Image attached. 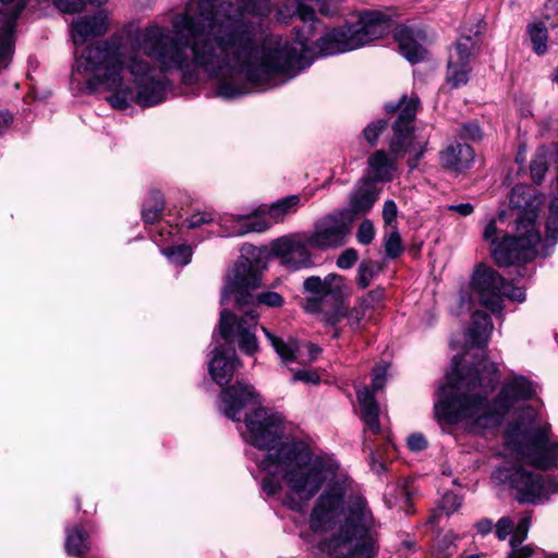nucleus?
<instances>
[{
	"label": "nucleus",
	"mask_w": 558,
	"mask_h": 558,
	"mask_svg": "<svg viewBox=\"0 0 558 558\" xmlns=\"http://www.w3.org/2000/svg\"><path fill=\"white\" fill-rule=\"evenodd\" d=\"M372 469L377 473L384 470V464L381 462H377L374 456H372Z\"/></svg>",
	"instance_id": "55"
},
{
	"label": "nucleus",
	"mask_w": 558,
	"mask_h": 558,
	"mask_svg": "<svg viewBox=\"0 0 558 558\" xmlns=\"http://www.w3.org/2000/svg\"><path fill=\"white\" fill-rule=\"evenodd\" d=\"M347 311L342 306H337L331 313H323L322 320L326 325L336 326L343 318H345Z\"/></svg>",
	"instance_id": "45"
},
{
	"label": "nucleus",
	"mask_w": 558,
	"mask_h": 558,
	"mask_svg": "<svg viewBox=\"0 0 558 558\" xmlns=\"http://www.w3.org/2000/svg\"><path fill=\"white\" fill-rule=\"evenodd\" d=\"M388 364L380 363L373 368L372 389L363 387L356 389V397L361 408V417L366 428L373 434L380 432L379 408L374 398V392L381 390L386 384Z\"/></svg>",
	"instance_id": "15"
},
{
	"label": "nucleus",
	"mask_w": 558,
	"mask_h": 558,
	"mask_svg": "<svg viewBox=\"0 0 558 558\" xmlns=\"http://www.w3.org/2000/svg\"><path fill=\"white\" fill-rule=\"evenodd\" d=\"M460 360L452 359L447 385L440 388V399L435 403L434 415L438 423L457 425L473 434L499 426L505 416L521 402L536 395L535 384L523 375L507 378L498 393L499 372L495 363L478 361L465 374L459 372Z\"/></svg>",
	"instance_id": "3"
},
{
	"label": "nucleus",
	"mask_w": 558,
	"mask_h": 558,
	"mask_svg": "<svg viewBox=\"0 0 558 558\" xmlns=\"http://www.w3.org/2000/svg\"><path fill=\"white\" fill-rule=\"evenodd\" d=\"M217 0H191L171 20L172 31L157 23L141 28L132 45L122 37L85 44L110 29L107 10L74 19L70 37L74 45V71L88 75L87 88L102 87L110 106L124 110L133 104L153 107L165 100L167 75L184 77L202 70L217 81V94L226 99L241 96L250 82L262 80L265 69L252 68L254 28L218 26Z\"/></svg>",
	"instance_id": "1"
},
{
	"label": "nucleus",
	"mask_w": 558,
	"mask_h": 558,
	"mask_svg": "<svg viewBox=\"0 0 558 558\" xmlns=\"http://www.w3.org/2000/svg\"><path fill=\"white\" fill-rule=\"evenodd\" d=\"M310 248L314 247L310 235L305 233L283 235L271 243V253L292 270L310 268L314 265Z\"/></svg>",
	"instance_id": "14"
},
{
	"label": "nucleus",
	"mask_w": 558,
	"mask_h": 558,
	"mask_svg": "<svg viewBox=\"0 0 558 558\" xmlns=\"http://www.w3.org/2000/svg\"><path fill=\"white\" fill-rule=\"evenodd\" d=\"M385 251L391 258H396L402 253L401 238L397 230H392L385 239Z\"/></svg>",
	"instance_id": "36"
},
{
	"label": "nucleus",
	"mask_w": 558,
	"mask_h": 558,
	"mask_svg": "<svg viewBox=\"0 0 558 558\" xmlns=\"http://www.w3.org/2000/svg\"><path fill=\"white\" fill-rule=\"evenodd\" d=\"M474 151L466 144L457 143L448 146L440 155L444 167L453 171H462L469 168L474 160Z\"/></svg>",
	"instance_id": "24"
},
{
	"label": "nucleus",
	"mask_w": 558,
	"mask_h": 558,
	"mask_svg": "<svg viewBox=\"0 0 558 558\" xmlns=\"http://www.w3.org/2000/svg\"><path fill=\"white\" fill-rule=\"evenodd\" d=\"M299 195H289L271 204L268 209L257 208L245 214L227 215L220 218L222 234L243 236L248 233H262L272 225L282 222L301 207Z\"/></svg>",
	"instance_id": "9"
},
{
	"label": "nucleus",
	"mask_w": 558,
	"mask_h": 558,
	"mask_svg": "<svg viewBox=\"0 0 558 558\" xmlns=\"http://www.w3.org/2000/svg\"><path fill=\"white\" fill-rule=\"evenodd\" d=\"M397 205L393 201H386L383 208V219L387 226H391L397 220Z\"/></svg>",
	"instance_id": "46"
},
{
	"label": "nucleus",
	"mask_w": 558,
	"mask_h": 558,
	"mask_svg": "<svg viewBox=\"0 0 558 558\" xmlns=\"http://www.w3.org/2000/svg\"><path fill=\"white\" fill-rule=\"evenodd\" d=\"M25 9V1L19 0L14 11L5 15L0 11V71L9 66L14 53V27L16 20Z\"/></svg>",
	"instance_id": "20"
},
{
	"label": "nucleus",
	"mask_w": 558,
	"mask_h": 558,
	"mask_svg": "<svg viewBox=\"0 0 558 558\" xmlns=\"http://www.w3.org/2000/svg\"><path fill=\"white\" fill-rule=\"evenodd\" d=\"M310 526L330 534L319 549L332 558H375L377 554V523L365 498L347 496L341 487H328L318 497Z\"/></svg>",
	"instance_id": "4"
},
{
	"label": "nucleus",
	"mask_w": 558,
	"mask_h": 558,
	"mask_svg": "<svg viewBox=\"0 0 558 558\" xmlns=\"http://www.w3.org/2000/svg\"><path fill=\"white\" fill-rule=\"evenodd\" d=\"M262 272L248 259L239 262L227 275V281L221 293V305L234 300L241 316L222 310L219 319V335L229 343L238 345L246 355H254L258 350L255 335L259 313L257 306L263 304L269 307H281L283 298L272 291L259 293L256 298L252 291L260 287Z\"/></svg>",
	"instance_id": "5"
},
{
	"label": "nucleus",
	"mask_w": 558,
	"mask_h": 558,
	"mask_svg": "<svg viewBox=\"0 0 558 558\" xmlns=\"http://www.w3.org/2000/svg\"><path fill=\"white\" fill-rule=\"evenodd\" d=\"M449 210L456 211L460 216H469L474 211V207L470 203H462L458 205H450Z\"/></svg>",
	"instance_id": "50"
},
{
	"label": "nucleus",
	"mask_w": 558,
	"mask_h": 558,
	"mask_svg": "<svg viewBox=\"0 0 558 558\" xmlns=\"http://www.w3.org/2000/svg\"><path fill=\"white\" fill-rule=\"evenodd\" d=\"M12 122V116L9 112H0V134L4 132Z\"/></svg>",
	"instance_id": "54"
},
{
	"label": "nucleus",
	"mask_w": 558,
	"mask_h": 558,
	"mask_svg": "<svg viewBox=\"0 0 558 558\" xmlns=\"http://www.w3.org/2000/svg\"><path fill=\"white\" fill-rule=\"evenodd\" d=\"M470 290L472 295L469 299L461 293V307L466 305V300H473V298H475L492 312L500 313L504 296L515 302H523L525 300V292L522 288L507 283L495 269L483 264L475 268L471 279ZM469 302L470 301H468V304Z\"/></svg>",
	"instance_id": "12"
},
{
	"label": "nucleus",
	"mask_w": 558,
	"mask_h": 558,
	"mask_svg": "<svg viewBox=\"0 0 558 558\" xmlns=\"http://www.w3.org/2000/svg\"><path fill=\"white\" fill-rule=\"evenodd\" d=\"M293 13L305 23L313 22L315 19V9L304 3L298 4Z\"/></svg>",
	"instance_id": "48"
},
{
	"label": "nucleus",
	"mask_w": 558,
	"mask_h": 558,
	"mask_svg": "<svg viewBox=\"0 0 558 558\" xmlns=\"http://www.w3.org/2000/svg\"><path fill=\"white\" fill-rule=\"evenodd\" d=\"M333 337H335V338H338V337H339V331H338V330H335Z\"/></svg>",
	"instance_id": "61"
},
{
	"label": "nucleus",
	"mask_w": 558,
	"mask_h": 558,
	"mask_svg": "<svg viewBox=\"0 0 558 558\" xmlns=\"http://www.w3.org/2000/svg\"><path fill=\"white\" fill-rule=\"evenodd\" d=\"M401 54L411 63H417L426 59L427 50L423 43L426 37L423 32L408 26H400L395 32Z\"/></svg>",
	"instance_id": "22"
},
{
	"label": "nucleus",
	"mask_w": 558,
	"mask_h": 558,
	"mask_svg": "<svg viewBox=\"0 0 558 558\" xmlns=\"http://www.w3.org/2000/svg\"><path fill=\"white\" fill-rule=\"evenodd\" d=\"M493 327L489 316L486 313L476 311L472 316V327L469 329V337L474 344L484 345L488 341Z\"/></svg>",
	"instance_id": "25"
},
{
	"label": "nucleus",
	"mask_w": 558,
	"mask_h": 558,
	"mask_svg": "<svg viewBox=\"0 0 558 558\" xmlns=\"http://www.w3.org/2000/svg\"><path fill=\"white\" fill-rule=\"evenodd\" d=\"M375 272L371 265L363 262L359 266L356 283L361 289H365L369 286Z\"/></svg>",
	"instance_id": "42"
},
{
	"label": "nucleus",
	"mask_w": 558,
	"mask_h": 558,
	"mask_svg": "<svg viewBox=\"0 0 558 558\" xmlns=\"http://www.w3.org/2000/svg\"><path fill=\"white\" fill-rule=\"evenodd\" d=\"M375 236V228L371 220H363L356 232V240L362 245H368L372 243Z\"/></svg>",
	"instance_id": "38"
},
{
	"label": "nucleus",
	"mask_w": 558,
	"mask_h": 558,
	"mask_svg": "<svg viewBox=\"0 0 558 558\" xmlns=\"http://www.w3.org/2000/svg\"><path fill=\"white\" fill-rule=\"evenodd\" d=\"M319 380H320V377L315 371L305 369V368L294 371L292 378H291L292 383L303 381L305 384H314V385L318 384Z\"/></svg>",
	"instance_id": "43"
},
{
	"label": "nucleus",
	"mask_w": 558,
	"mask_h": 558,
	"mask_svg": "<svg viewBox=\"0 0 558 558\" xmlns=\"http://www.w3.org/2000/svg\"><path fill=\"white\" fill-rule=\"evenodd\" d=\"M163 210V199L159 192H153L143 206L142 216L145 222H156Z\"/></svg>",
	"instance_id": "30"
},
{
	"label": "nucleus",
	"mask_w": 558,
	"mask_h": 558,
	"mask_svg": "<svg viewBox=\"0 0 558 558\" xmlns=\"http://www.w3.org/2000/svg\"><path fill=\"white\" fill-rule=\"evenodd\" d=\"M259 404V396L255 392L254 387L240 381L223 389L220 393V410L234 422L241 420L245 409Z\"/></svg>",
	"instance_id": "17"
},
{
	"label": "nucleus",
	"mask_w": 558,
	"mask_h": 558,
	"mask_svg": "<svg viewBox=\"0 0 558 558\" xmlns=\"http://www.w3.org/2000/svg\"><path fill=\"white\" fill-rule=\"evenodd\" d=\"M408 447L413 452H420L427 447V441L422 434H412L408 437Z\"/></svg>",
	"instance_id": "49"
},
{
	"label": "nucleus",
	"mask_w": 558,
	"mask_h": 558,
	"mask_svg": "<svg viewBox=\"0 0 558 558\" xmlns=\"http://www.w3.org/2000/svg\"><path fill=\"white\" fill-rule=\"evenodd\" d=\"M390 19L379 11H364L354 23L333 28L316 41L319 56H332L359 49L384 37L390 29Z\"/></svg>",
	"instance_id": "8"
},
{
	"label": "nucleus",
	"mask_w": 558,
	"mask_h": 558,
	"mask_svg": "<svg viewBox=\"0 0 558 558\" xmlns=\"http://www.w3.org/2000/svg\"><path fill=\"white\" fill-rule=\"evenodd\" d=\"M352 217L348 209L336 210L314 223L310 235L312 246L318 250L337 248L345 244Z\"/></svg>",
	"instance_id": "13"
},
{
	"label": "nucleus",
	"mask_w": 558,
	"mask_h": 558,
	"mask_svg": "<svg viewBox=\"0 0 558 558\" xmlns=\"http://www.w3.org/2000/svg\"><path fill=\"white\" fill-rule=\"evenodd\" d=\"M420 99L417 95H404L397 105H386L387 112H398L393 125V135L389 144V153L384 149L374 151L367 159L365 179L371 183H386L393 180L398 170V160L407 153L412 157L408 160L409 167L414 169L425 153L427 140L417 137L411 126Z\"/></svg>",
	"instance_id": "6"
},
{
	"label": "nucleus",
	"mask_w": 558,
	"mask_h": 558,
	"mask_svg": "<svg viewBox=\"0 0 558 558\" xmlns=\"http://www.w3.org/2000/svg\"><path fill=\"white\" fill-rule=\"evenodd\" d=\"M359 253L354 248L344 250L337 259V266L341 269H350L357 260Z\"/></svg>",
	"instance_id": "44"
},
{
	"label": "nucleus",
	"mask_w": 558,
	"mask_h": 558,
	"mask_svg": "<svg viewBox=\"0 0 558 558\" xmlns=\"http://www.w3.org/2000/svg\"><path fill=\"white\" fill-rule=\"evenodd\" d=\"M553 81L558 84V68L556 69L555 73H554V76H553Z\"/></svg>",
	"instance_id": "58"
},
{
	"label": "nucleus",
	"mask_w": 558,
	"mask_h": 558,
	"mask_svg": "<svg viewBox=\"0 0 558 558\" xmlns=\"http://www.w3.org/2000/svg\"><path fill=\"white\" fill-rule=\"evenodd\" d=\"M19 0H0V2L3 4V5H8V4H11L14 2L13 7H12V10L10 12H3L5 15H9L11 14L13 11H14V7L15 4L17 3Z\"/></svg>",
	"instance_id": "56"
},
{
	"label": "nucleus",
	"mask_w": 558,
	"mask_h": 558,
	"mask_svg": "<svg viewBox=\"0 0 558 558\" xmlns=\"http://www.w3.org/2000/svg\"><path fill=\"white\" fill-rule=\"evenodd\" d=\"M493 480L497 485L508 486L521 504H537L558 493L557 480L508 462L496 468Z\"/></svg>",
	"instance_id": "10"
},
{
	"label": "nucleus",
	"mask_w": 558,
	"mask_h": 558,
	"mask_svg": "<svg viewBox=\"0 0 558 558\" xmlns=\"http://www.w3.org/2000/svg\"><path fill=\"white\" fill-rule=\"evenodd\" d=\"M377 199V194L372 189H361L352 194L350 198L351 217L354 215L368 211Z\"/></svg>",
	"instance_id": "27"
},
{
	"label": "nucleus",
	"mask_w": 558,
	"mask_h": 558,
	"mask_svg": "<svg viewBox=\"0 0 558 558\" xmlns=\"http://www.w3.org/2000/svg\"><path fill=\"white\" fill-rule=\"evenodd\" d=\"M470 72V64L448 61L447 81L453 88H459L469 82Z\"/></svg>",
	"instance_id": "31"
},
{
	"label": "nucleus",
	"mask_w": 558,
	"mask_h": 558,
	"mask_svg": "<svg viewBox=\"0 0 558 558\" xmlns=\"http://www.w3.org/2000/svg\"><path fill=\"white\" fill-rule=\"evenodd\" d=\"M527 34L533 45V50L537 54H544L547 51V28L541 22L527 25Z\"/></svg>",
	"instance_id": "29"
},
{
	"label": "nucleus",
	"mask_w": 558,
	"mask_h": 558,
	"mask_svg": "<svg viewBox=\"0 0 558 558\" xmlns=\"http://www.w3.org/2000/svg\"><path fill=\"white\" fill-rule=\"evenodd\" d=\"M385 296L384 289L377 288L369 291L364 298L361 299L360 304L366 308L371 314L380 305Z\"/></svg>",
	"instance_id": "37"
},
{
	"label": "nucleus",
	"mask_w": 558,
	"mask_h": 558,
	"mask_svg": "<svg viewBox=\"0 0 558 558\" xmlns=\"http://www.w3.org/2000/svg\"><path fill=\"white\" fill-rule=\"evenodd\" d=\"M531 522V515H524L518 522L515 532L509 541L511 551L509 553L508 558H533L534 556L543 554L539 549L533 547L532 545H523V542L527 537Z\"/></svg>",
	"instance_id": "23"
},
{
	"label": "nucleus",
	"mask_w": 558,
	"mask_h": 558,
	"mask_svg": "<svg viewBox=\"0 0 558 558\" xmlns=\"http://www.w3.org/2000/svg\"><path fill=\"white\" fill-rule=\"evenodd\" d=\"M162 254L170 263L179 266H185L191 262L193 252L189 245H177L163 248Z\"/></svg>",
	"instance_id": "33"
},
{
	"label": "nucleus",
	"mask_w": 558,
	"mask_h": 558,
	"mask_svg": "<svg viewBox=\"0 0 558 558\" xmlns=\"http://www.w3.org/2000/svg\"><path fill=\"white\" fill-rule=\"evenodd\" d=\"M462 505V499L457 494L446 493L440 500L439 507L447 514L457 511Z\"/></svg>",
	"instance_id": "39"
},
{
	"label": "nucleus",
	"mask_w": 558,
	"mask_h": 558,
	"mask_svg": "<svg viewBox=\"0 0 558 558\" xmlns=\"http://www.w3.org/2000/svg\"><path fill=\"white\" fill-rule=\"evenodd\" d=\"M460 136L463 140L476 141L481 138V130L477 124H464L460 129Z\"/></svg>",
	"instance_id": "47"
},
{
	"label": "nucleus",
	"mask_w": 558,
	"mask_h": 558,
	"mask_svg": "<svg viewBox=\"0 0 558 558\" xmlns=\"http://www.w3.org/2000/svg\"><path fill=\"white\" fill-rule=\"evenodd\" d=\"M243 440L259 453L246 451L265 473L262 489L268 496L281 494L282 502L302 510L327 484L333 482L338 462L326 454H315L311 447L290 438L281 414L258 407L244 416Z\"/></svg>",
	"instance_id": "2"
},
{
	"label": "nucleus",
	"mask_w": 558,
	"mask_h": 558,
	"mask_svg": "<svg viewBox=\"0 0 558 558\" xmlns=\"http://www.w3.org/2000/svg\"><path fill=\"white\" fill-rule=\"evenodd\" d=\"M547 558H558V554H550L547 556Z\"/></svg>",
	"instance_id": "59"
},
{
	"label": "nucleus",
	"mask_w": 558,
	"mask_h": 558,
	"mask_svg": "<svg viewBox=\"0 0 558 558\" xmlns=\"http://www.w3.org/2000/svg\"><path fill=\"white\" fill-rule=\"evenodd\" d=\"M510 204L521 210L515 220L519 234H529L530 226L535 232H539L536 219L543 199L536 195L533 187L523 184L514 186L510 193Z\"/></svg>",
	"instance_id": "16"
},
{
	"label": "nucleus",
	"mask_w": 558,
	"mask_h": 558,
	"mask_svg": "<svg viewBox=\"0 0 558 558\" xmlns=\"http://www.w3.org/2000/svg\"><path fill=\"white\" fill-rule=\"evenodd\" d=\"M413 545H414V544H413L412 542H409V541H404V542H402V546H403L404 548H407V549L412 548V546H413Z\"/></svg>",
	"instance_id": "57"
},
{
	"label": "nucleus",
	"mask_w": 558,
	"mask_h": 558,
	"mask_svg": "<svg viewBox=\"0 0 558 558\" xmlns=\"http://www.w3.org/2000/svg\"><path fill=\"white\" fill-rule=\"evenodd\" d=\"M476 46V40L472 36H461L450 52L449 62L470 64V57L474 53Z\"/></svg>",
	"instance_id": "28"
},
{
	"label": "nucleus",
	"mask_w": 558,
	"mask_h": 558,
	"mask_svg": "<svg viewBox=\"0 0 558 558\" xmlns=\"http://www.w3.org/2000/svg\"><path fill=\"white\" fill-rule=\"evenodd\" d=\"M386 121L378 120L376 122L369 123L364 129V137L372 145H376L379 134L386 129Z\"/></svg>",
	"instance_id": "40"
},
{
	"label": "nucleus",
	"mask_w": 558,
	"mask_h": 558,
	"mask_svg": "<svg viewBox=\"0 0 558 558\" xmlns=\"http://www.w3.org/2000/svg\"><path fill=\"white\" fill-rule=\"evenodd\" d=\"M241 366L233 349H226L222 345L215 347L213 356L208 362V372L215 383L222 386L228 384L234 371Z\"/></svg>",
	"instance_id": "21"
},
{
	"label": "nucleus",
	"mask_w": 558,
	"mask_h": 558,
	"mask_svg": "<svg viewBox=\"0 0 558 558\" xmlns=\"http://www.w3.org/2000/svg\"><path fill=\"white\" fill-rule=\"evenodd\" d=\"M505 211H500L498 218L492 219L484 229L483 238L490 243L492 254L499 266H509L517 262H526L537 254L541 243V232L529 229V234H519L518 226L513 235H504L498 239L497 220H502Z\"/></svg>",
	"instance_id": "11"
},
{
	"label": "nucleus",
	"mask_w": 558,
	"mask_h": 558,
	"mask_svg": "<svg viewBox=\"0 0 558 558\" xmlns=\"http://www.w3.org/2000/svg\"><path fill=\"white\" fill-rule=\"evenodd\" d=\"M304 291L312 294L313 299H308L305 305L307 312H316L318 310L317 301L331 295L335 299L343 294L345 284L344 279L337 274H329L324 279L317 276L308 277L304 283Z\"/></svg>",
	"instance_id": "19"
},
{
	"label": "nucleus",
	"mask_w": 558,
	"mask_h": 558,
	"mask_svg": "<svg viewBox=\"0 0 558 558\" xmlns=\"http://www.w3.org/2000/svg\"><path fill=\"white\" fill-rule=\"evenodd\" d=\"M545 17L549 20L553 16H558V0H547L545 4ZM558 26V24H557ZM551 27H556V25H553Z\"/></svg>",
	"instance_id": "51"
},
{
	"label": "nucleus",
	"mask_w": 558,
	"mask_h": 558,
	"mask_svg": "<svg viewBox=\"0 0 558 558\" xmlns=\"http://www.w3.org/2000/svg\"><path fill=\"white\" fill-rule=\"evenodd\" d=\"M527 412H529V416H531V417H532V416L534 415V414H533V410H532V409H527Z\"/></svg>",
	"instance_id": "60"
},
{
	"label": "nucleus",
	"mask_w": 558,
	"mask_h": 558,
	"mask_svg": "<svg viewBox=\"0 0 558 558\" xmlns=\"http://www.w3.org/2000/svg\"><path fill=\"white\" fill-rule=\"evenodd\" d=\"M515 529L517 526L514 527V523L509 517H502L496 523V535L498 539L504 541L509 535H513Z\"/></svg>",
	"instance_id": "41"
},
{
	"label": "nucleus",
	"mask_w": 558,
	"mask_h": 558,
	"mask_svg": "<svg viewBox=\"0 0 558 558\" xmlns=\"http://www.w3.org/2000/svg\"><path fill=\"white\" fill-rule=\"evenodd\" d=\"M506 446L519 460L539 469L558 468V439L550 436V426L534 418L511 426L506 433Z\"/></svg>",
	"instance_id": "7"
},
{
	"label": "nucleus",
	"mask_w": 558,
	"mask_h": 558,
	"mask_svg": "<svg viewBox=\"0 0 558 558\" xmlns=\"http://www.w3.org/2000/svg\"><path fill=\"white\" fill-rule=\"evenodd\" d=\"M87 533L80 526L66 530L65 550L68 555L82 557L89 550Z\"/></svg>",
	"instance_id": "26"
},
{
	"label": "nucleus",
	"mask_w": 558,
	"mask_h": 558,
	"mask_svg": "<svg viewBox=\"0 0 558 558\" xmlns=\"http://www.w3.org/2000/svg\"><path fill=\"white\" fill-rule=\"evenodd\" d=\"M262 330L284 364L292 362H298L301 364L311 363L318 357L322 351L319 347L313 343L301 345L293 338L284 340L272 333L266 327H262Z\"/></svg>",
	"instance_id": "18"
},
{
	"label": "nucleus",
	"mask_w": 558,
	"mask_h": 558,
	"mask_svg": "<svg viewBox=\"0 0 558 558\" xmlns=\"http://www.w3.org/2000/svg\"><path fill=\"white\" fill-rule=\"evenodd\" d=\"M531 175L535 183H541L547 172V159L544 153H538L532 160Z\"/></svg>",
	"instance_id": "34"
},
{
	"label": "nucleus",
	"mask_w": 558,
	"mask_h": 558,
	"mask_svg": "<svg viewBox=\"0 0 558 558\" xmlns=\"http://www.w3.org/2000/svg\"><path fill=\"white\" fill-rule=\"evenodd\" d=\"M456 550V546L452 541H448L446 544V547L444 549L437 548L436 549V556L437 558H449L451 555H453Z\"/></svg>",
	"instance_id": "52"
},
{
	"label": "nucleus",
	"mask_w": 558,
	"mask_h": 558,
	"mask_svg": "<svg viewBox=\"0 0 558 558\" xmlns=\"http://www.w3.org/2000/svg\"><path fill=\"white\" fill-rule=\"evenodd\" d=\"M475 527L480 534L486 535L493 530V521L489 519H482L475 524Z\"/></svg>",
	"instance_id": "53"
},
{
	"label": "nucleus",
	"mask_w": 558,
	"mask_h": 558,
	"mask_svg": "<svg viewBox=\"0 0 558 558\" xmlns=\"http://www.w3.org/2000/svg\"><path fill=\"white\" fill-rule=\"evenodd\" d=\"M228 214H225V216H227ZM223 217V215H216V213L211 211V210H197L193 214H191L185 220H184V225L189 228V229H194V228H198L203 225H206V223H209L211 221H217L218 225L219 223V220L220 218ZM221 227V226H219ZM222 230V228H220ZM222 236H225L222 234V232L220 233Z\"/></svg>",
	"instance_id": "32"
},
{
	"label": "nucleus",
	"mask_w": 558,
	"mask_h": 558,
	"mask_svg": "<svg viewBox=\"0 0 558 558\" xmlns=\"http://www.w3.org/2000/svg\"><path fill=\"white\" fill-rule=\"evenodd\" d=\"M371 315L372 314L366 308H364L363 306H361V304H359L357 306L352 308L350 312H347L345 318L348 319V324H349L350 328L352 330H357L361 328L362 323L365 319L371 318Z\"/></svg>",
	"instance_id": "35"
}]
</instances>
